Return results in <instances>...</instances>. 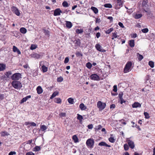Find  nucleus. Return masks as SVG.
Here are the masks:
<instances>
[{"instance_id":"nucleus-1","label":"nucleus","mask_w":155,"mask_h":155,"mask_svg":"<svg viewBox=\"0 0 155 155\" xmlns=\"http://www.w3.org/2000/svg\"><path fill=\"white\" fill-rule=\"evenodd\" d=\"M11 84L15 89H20L22 87L21 83L17 80H14L12 82Z\"/></svg>"},{"instance_id":"nucleus-36","label":"nucleus","mask_w":155,"mask_h":155,"mask_svg":"<svg viewBox=\"0 0 155 155\" xmlns=\"http://www.w3.org/2000/svg\"><path fill=\"white\" fill-rule=\"evenodd\" d=\"M76 32L78 34H81L83 32V30L82 29H77L76 30Z\"/></svg>"},{"instance_id":"nucleus-9","label":"nucleus","mask_w":155,"mask_h":155,"mask_svg":"<svg viewBox=\"0 0 155 155\" xmlns=\"http://www.w3.org/2000/svg\"><path fill=\"white\" fill-rule=\"evenodd\" d=\"M123 2L122 0H117L116 5L115 6V8L118 9L120 7L123 5Z\"/></svg>"},{"instance_id":"nucleus-14","label":"nucleus","mask_w":155,"mask_h":155,"mask_svg":"<svg viewBox=\"0 0 155 155\" xmlns=\"http://www.w3.org/2000/svg\"><path fill=\"white\" fill-rule=\"evenodd\" d=\"M13 50L14 52H17L18 54H21V51L19 49L15 46H13Z\"/></svg>"},{"instance_id":"nucleus-50","label":"nucleus","mask_w":155,"mask_h":155,"mask_svg":"<svg viewBox=\"0 0 155 155\" xmlns=\"http://www.w3.org/2000/svg\"><path fill=\"white\" fill-rule=\"evenodd\" d=\"M124 150L126 151L127 150L129 149V147L128 145L126 144H124Z\"/></svg>"},{"instance_id":"nucleus-11","label":"nucleus","mask_w":155,"mask_h":155,"mask_svg":"<svg viewBox=\"0 0 155 155\" xmlns=\"http://www.w3.org/2000/svg\"><path fill=\"white\" fill-rule=\"evenodd\" d=\"M61 13H62V11L60 9L57 8L54 11V15L55 16L60 15Z\"/></svg>"},{"instance_id":"nucleus-33","label":"nucleus","mask_w":155,"mask_h":155,"mask_svg":"<svg viewBox=\"0 0 155 155\" xmlns=\"http://www.w3.org/2000/svg\"><path fill=\"white\" fill-rule=\"evenodd\" d=\"M137 55H139V56L138 57V60L139 61H141L143 58V56L142 55L138 53H137Z\"/></svg>"},{"instance_id":"nucleus-49","label":"nucleus","mask_w":155,"mask_h":155,"mask_svg":"<svg viewBox=\"0 0 155 155\" xmlns=\"http://www.w3.org/2000/svg\"><path fill=\"white\" fill-rule=\"evenodd\" d=\"M112 34H113L112 36H113V37H114V38H117V37H119V36L117 35V32H115L113 33Z\"/></svg>"},{"instance_id":"nucleus-37","label":"nucleus","mask_w":155,"mask_h":155,"mask_svg":"<svg viewBox=\"0 0 155 155\" xmlns=\"http://www.w3.org/2000/svg\"><path fill=\"white\" fill-rule=\"evenodd\" d=\"M40 128L41 130L42 131H44L46 130L47 128L46 126L45 125H42L41 126Z\"/></svg>"},{"instance_id":"nucleus-28","label":"nucleus","mask_w":155,"mask_h":155,"mask_svg":"<svg viewBox=\"0 0 155 155\" xmlns=\"http://www.w3.org/2000/svg\"><path fill=\"white\" fill-rule=\"evenodd\" d=\"M58 91H55L52 94L51 96L50 97L51 99H52L55 97L58 94Z\"/></svg>"},{"instance_id":"nucleus-43","label":"nucleus","mask_w":155,"mask_h":155,"mask_svg":"<svg viewBox=\"0 0 155 155\" xmlns=\"http://www.w3.org/2000/svg\"><path fill=\"white\" fill-rule=\"evenodd\" d=\"M141 31L143 33H145L148 32L149 30L147 28H145L142 29Z\"/></svg>"},{"instance_id":"nucleus-45","label":"nucleus","mask_w":155,"mask_h":155,"mask_svg":"<svg viewBox=\"0 0 155 155\" xmlns=\"http://www.w3.org/2000/svg\"><path fill=\"white\" fill-rule=\"evenodd\" d=\"M41 148L39 146H36L34 148L35 151H38L40 150Z\"/></svg>"},{"instance_id":"nucleus-63","label":"nucleus","mask_w":155,"mask_h":155,"mask_svg":"<svg viewBox=\"0 0 155 155\" xmlns=\"http://www.w3.org/2000/svg\"><path fill=\"white\" fill-rule=\"evenodd\" d=\"M4 98V95L1 94H0V100H3Z\"/></svg>"},{"instance_id":"nucleus-19","label":"nucleus","mask_w":155,"mask_h":155,"mask_svg":"<svg viewBox=\"0 0 155 155\" xmlns=\"http://www.w3.org/2000/svg\"><path fill=\"white\" fill-rule=\"evenodd\" d=\"M37 93L38 94H40L42 92L43 90L41 87L38 86L37 88Z\"/></svg>"},{"instance_id":"nucleus-26","label":"nucleus","mask_w":155,"mask_h":155,"mask_svg":"<svg viewBox=\"0 0 155 155\" xmlns=\"http://www.w3.org/2000/svg\"><path fill=\"white\" fill-rule=\"evenodd\" d=\"M41 69L43 72H45L48 70V68L45 66V65L41 66Z\"/></svg>"},{"instance_id":"nucleus-54","label":"nucleus","mask_w":155,"mask_h":155,"mask_svg":"<svg viewBox=\"0 0 155 155\" xmlns=\"http://www.w3.org/2000/svg\"><path fill=\"white\" fill-rule=\"evenodd\" d=\"M36 48V46L33 45H32L30 47V49L31 50H33L35 49Z\"/></svg>"},{"instance_id":"nucleus-42","label":"nucleus","mask_w":155,"mask_h":155,"mask_svg":"<svg viewBox=\"0 0 155 155\" xmlns=\"http://www.w3.org/2000/svg\"><path fill=\"white\" fill-rule=\"evenodd\" d=\"M109 140L111 143H114L115 142V140L113 137H110L109 138Z\"/></svg>"},{"instance_id":"nucleus-52","label":"nucleus","mask_w":155,"mask_h":155,"mask_svg":"<svg viewBox=\"0 0 155 155\" xmlns=\"http://www.w3.org/2000/svg\"><path fill=\"white\" fill-rule=\"evenodd\" d=\"M66 114L65 113H61L59 114V116L61 117H65Z\"/></svg>"},{"instance_id":"nucleus-29","label":"nucleus","mask_w":155,"mask_h":155,"mask_svg":"<svg viewBox=\"0 0 155 155\" xmlns=\"http://www.w3.org/2000/svg\"><path fill=\"white\" fill-rule=\"evenodd\" d=\"M68 101V102L71 104H73L74 103V99L73 98H69Z\"/></svg>"},{"instance_id":"nucleus-24","label":"nucleus","mask_w":155,"mask_h":155,"mask_svg":"<svg viewBox=\"0 0 155 155\" xmlns=\"http://www.w3.org/2000/svg\"><path fill=\"white\" fill-rule=\"evenodd\" d=\"M20 32L23 34H25L27 32V30L24 28H21L20 29Z\"/></svg>"},{"instance_id":"nucleus-59","label":"nucleus","mask_w":155,"mask_h":155,"mask_svg":"<svg viewBox=\"0 0 155 155\" xmlns=\"http://www.w3.org/2000/svg\"><path fill=\"white\" fill-rule=\"evenodd\" d=\"M89 129H92L93 128V125L92 124L88 125L87 126Z\"/></svg>"},{"instance_id":"nucleus-16","label":"nucleus","mask_w":155,"mask_h":155,"mask_svg":"<svg viewBox=\"0 0 155 155\" xmlns=\"http://www.w3.org/2000/svg\"><path fill=\"white\" fill-rule=\"evenodd\" d=\"M98 145L100 146H105L108 147H111L110 145H108L106 143L104 142L100 143L98 144Z\"/></svg>"},{"instance_id":"nucleus-17","label":"nucleus","mask_w":155,"mask_h":155,"mask_svg":"<svg viewBox=\"0 0 155 155\" xmlns=\"http://www.w3.org/2000/svg\"><path fill=\"white\" fill-rule=\"evenodd\" d=\"M79 107L82 110H85L87 109V107L83 103H81L80 104Z\"/></svg>"},{"instance_id":"nucleus-60","label":"nucleus","mask_w":155,"mask_h":155,"mask_svg":"<svg viewBox=\"0 0 155 155\" xmlns=\"http://www.w3.org/2000/svg\"><path fill=\"white\" fill-rule=\"evenodd\" d=\"M45 62L44 61H41L40 62V66L45 65Z\"/></svg>"},{"instance_id":"nucleus-34","label":"nucleus","mask_w":155,"mask_h":155,"mask_svg":"<svg viewBox=\"0 0 155 155\" xmlns=\"http://www.w3.org/2000/svg\"><path fill=\"white\" fill-rule=\"evenodd\" d=\"M148 64L149 65L151 68H153L154 66V63L152 61H150L149 62Z\"/></svg>"},{"instance_id":"nucleus-21","label":"nucleus","mask_w":155,"mask_h":155,"mask_svg":"<svg viewBox=\"0 0 155 155\" xmlns=\"http://www.w3.org/2000/svg\"><path fill=\"white\" fill-rule=\"evenodd\" d=\"M6 66L3 64H0V71H3L5 69Z\"/></svg>"},{"instance_id":"nucleus-51","label":"nucleus","mask_w":155,"mask_h":155,"mask_svg":"<svg viewBox=\"0 0 155 155\" xmlns=\"http://www.w3.org/2000/svg\"><path fill=\"white\" fill-rule=\"evenodd\" d=\"M63 80V78L61 77L58 78L57 81L58 82H61Z\"/></svg>"},{"instance_id":"nucleus-48","label":"nucleus","mask_w":155,"mask_h":155,"mask_svg":"<svg viewBox=\"0 0 155 155\" xmlns=\"http://www.w3.org/2000/svg\"><path fill=\"white\" fill-rule=\"evenodd\" d=\"M144 115L145 116V117L146 118L148 119L149 118L150 116L149 114L147 112H145L144 113Z\"/></svg>"},{"instance_id":"nucleus-8","label":"nucleus","mask_w":155,"mask_h":155,"mask_svg":"<svg viewBox=\"0 0 155 155\" xmlns=\"http://www.w3.org/2000/svg\"><path fill=\"white\" fill-rule=\"evenodd\" d=\"M90 78L91 79L94 81H99L100 80L99 77L96 74H91Z\"/></svg>"},{"instance_id":"nucleus-46","label":"nucleus","mask_w":155,"mask_h":155,"mask_svg":"<svg viewBox=\"0 0 155 155\" xmlns=\"http://www.w3.org/2000/svg\"><path fill=\"white\" fill-rule=\"evenodd\" d=\"M44 33L45 34V35H47L48 37L49 36V31L47 30H44Z\"/></svg>"},{"instance_id":"nucleus-3","label":"nucleus","mask_w":155,"mask_h":155,"mask_svg":"<svg viewBox=\"0 0 155 155\" xmlns=\"http://www.w3.org/2000/svg\"><path fill=\"white\" fill-rule=\"evenodd\" d=\"M11 78L13 80H18L21 78V74L20 73H15L11 76Z\"/></svg>"},{"instance_id":"nucleus-7","label":"nucleus","mask_w":155,"mask_h":155,"mask_svg":"<svg viewBox=\"0 0 155 155\" xmlns=\"http://www.w3.org/2000/svg\"><path fill=\"white\" fill-rule=\"evenodd\" d=\"M12 11L17 16H19L20 12L16 7L13 6L11 8Z\"/></svg>"},{"instance_id":"nucleus-18","label":"nucleus","mask_w":155,"mask_h":155,"mask_svg":"<svg viewBox=\"0 0 155 155\" xmlns=\"http://www.w3.org/2000/svg\"><path fill=\"white\" fill-rule=\"evenodd\" d=\"M147 0H143L141 5L142 7H147Z\"/></svg>"},{"instance_id":"nucleus-23","label":"nucleus","mask_w":155,"mask_h":155,"mask_svg":"<svg viewBox=\"0 0 155 155\" xmlns=\"http://www.w3.org/2000/svg\"><path fill=\"white\" fill-rule=\"evenodd\" d=\"M129 45L131 47L134 46V40H130L129 41Z\"/></svg>"},{"instance_id":"nucleus-31","label":"nucleus","mask_w":155,"mask_h":155,"mask_svg":"<svg viewBox=\"0 0 155 155\" xmlns=\"http://www.w3.org/2000/svg\"><path fill=\"white\" fill-rule=\"evenodd\" d=\"M142 16V14H136L134 16L135 19H137L140 18Z\"/></svg>"},{"instance_id":"nucleus-39","label":"nucleus","mask_w":155,"mask_h":155,"mask_svg":"<svg viewBox=\"0 0 155 155\" xmlns=\"http://www.w3.org/2000/svg\"><path fill=\"white\" fill-rule=\"evenodd\" d=\"M104 6L105 8H112V5L110 4H106L104 5Z\"/></svg>"},{"instance_id":"nucleus-32","label":"nucleus","mask_w":155,"mask_h":155,"mask_svg":"<svg viewBox=\"0 0 155 155\" xmlns=\"http://www.w3.org/2000/svg\"><path fill=\"white\" fill-rule=\"evenodd\" d=\"M55 102L56 103L59 104L61 102V100L59 98H56L54 100Z\"/></svg>"},{"instance_id":"nucleus-5","label":"nucleus","mask_w":155,"mask_h":155,"mask_svg":"<svg viewBox=\"0 0 155 155\" xmlns=\"http://www.w3.org/2000/svg\"><path fill=\"white\" fill-rule=\"evenodd\" d=\"M131 66L132 63L131 62H129L127 63L124 69V73H126L128 72L131 68Z\"/></svg>"},{"instance_id":"nucleus-38","label":"nucleus","mask_w":155,"mask_h":155,"mask_svg":"<svg viewBox=\"0 0 155 155\" xmlns=\"http://www.w3.org/2000/svg\"><path fill=\"white\" fill-rule=\"evenodd\" d=\"M1 134L2 136H4L9 135V134L6 131L2 132L1 133Z\"/></svg>"},{"instance_id":"nucleus-58","label":"nucleus","mask_w":155,"mask_h":155,"mask_svg":"<svg viewBox=\"0 0 155 155\" xmlns=\"http://www.w3.org/2000/svg\"><path fill=\"white\" fill-rule=\"evenodd\" d=\"M118 25L122 28H124V26L122 23L121 22H119L118 23Z\"/></svg>"},{"instance_id":"nucleus-10","label":"nucleus","mask_w":155,"mask_h":155,"mask_svg":"<svg viewBox=\"0 0 155 155\" xmlns=\"http://www.w3.org/2000/svg\"><path fill=\"white\" fill-rule=\"evenodd\" d=\"M95 48L96 49L99 51L105 52L106 51V50L102 49V47L99 44H97L95 45Z\"/></svg>"},{"instance_id":"nucleus-40","label":"nucleus","mask_w":155,"mask_h":155,"mask_svg":"<svg viewBox=\"0 0 155 155\" xmlns=\"http://www.w3.org/2000/svg\"><path fill=\"white\" fill-rule=\"evenodd\" d=\"M78 116L77 117V119L79 120L80 121H82V119H83V117L82 116L78 114H77Z\"/></svg>"},{"instance_id":"nucleus-25","label":"nucleus","mask_w":155,"mask_h":155,"mask_svg":"<svg viewBox=\"0 0 155 155\" xmlns=\"http://www.w3.org/2000/svg\"><path fill=\"white\" fill-rule=\"evenodd\" d=\"M72 139L75 143L78 142V139L76 135H74L72 137Z\"/></svg>"},{"instance_id":"nucleus-62","label":"nucleus","mask_w":155,"mask_h":155,"mask_svg":"<svg viewBox=\"0 0 155 155\" xmlns=\"http://www.w3.org/2000/svg\"><path fill=\"white\" fill-rule=\"evenodd\" d=\"M26 155H35V154L32 152H29L27 153L26 154Z\"/></svg>"},{"instance_id":"nucleus-6","label":"nucleus","mask_w":155,"mask_h":155,"mask_svg":"<svg viewBox=\"0 0 155 155\" xmlns=\"http://www.w3.org/2000/svg\"><path fill=\"white\" fill-rule=\"evenodd\" d=\"M43 56V53H42L38 54L36 53H34L31 55V57L35 58L38 59L41 58Z\"/></svg>"},{"instance_id":"nucleus-20","label":"nucleus","mask_w":155,"mask_h":155,"mask_svg":"<svg viewBox=\"0 0 155 155\" xmlns=\"http://www.w3.org/2000/svg\"><path fill=\"white\" fill-rule=\"evenodd\" d=\"M66 27L69 28H71L72 26V23H71V22L69 21H66Z\"/></svg>"},{"instance_id":"nucleus-2","label":"nucleus","mask_w":155,"mask_h":155,"mask_svg":"<svg viewBox=\"0 0 155 155\" xmlns=\"http://www.w3.org/2000/svg\"><path fill=\"white\" fill-rule=\"evenodd\" d=\"M97 106L100 110H102L105 108L106 106V104L105 103H103L100 101H99L97 102Z\"/></svg>"},{"instance_id":"nucleus-41","label":"nucleus","mask_w":155,"mask_h":155,"mask_svg":"<svg viewBox=\"0 0 155 155\" xmlns=\"http://www.w3.org/2000/svg\"><path fill=\"white\" fill-rule=\"evenodd\" d=\"M92 66V64L90 62H88L86 64V67L89 69H91Z\"/></svg>"},{"instance_id":"nucleus-27","label":"nucleus","mask_w":155,"mask_h":155,"mask_svg":"<svg viewBox=\"0 0 155 155\" xmlns=\"http://www.w3.org/2000/svg\"><path fill=\"white\" fill-rule=\"evenodd\" d=\"M91 9L93 11L95 14H97L98 12V10L96 7H91Z\"/></svg>"},{"instance_id":"nucleus-4","label":"nucleus","mask_w":155,"mask_h":155,"mask_svg":"<svg viewBox=\"0 0 155 155\" xmlns=\"http://www.w3.org/2000/svg\"><path fill=\"white\" fill-rule=\"evenodd\" d=\"M94 143V140L91 139H88L86 142L87 146L90 148H92L93 147Z\"/></svg>"},{"instance_id":"nucleus-61","label":"nucleus","mask_w":155,"mask_h":155,"mask_svg":"<svg viewBox=\"0 0 155 155\" xmlns=\"http://www.w3.org/2000/svg\"><path fill=\"white\" fill-rule=\"evenodd\" d=\"M29 124L33 126H36V124L34 122L30 123Z\"/></svg>"},{"instance_id":"nucleus-12","label":"nucleus","mask_w":155,"mask_h":155,"mask_svg":"<svg viewBox=\"0 0 155 155\" xmlns=\"http://www.w3.org/2000/svg\"><path fill=\"white\" fill-rule=\"evenodd\" d=\"M128 143L129 146L131 149H133L135 147V145L133 141L130 140H129L128 141Z\"/></svg>"},{"instance_id":"nucleus-64","label":"nucleus","mask_w":155,"mask_h":155,"mask_svg":"<svg viewBox=\"0 0 155 155\" xmlns=\"http://www.w3.org/2000/svg\"><path fill=\"white\" fill-rule=\"evenodd\" d=\"M16 152L15 151H11L10 152V155H14L16 154Z\"/></svg>"},{"instance_id":"nucleus-55","label":"nucleus","mask_w":155,"mask_h":155,"mask_svg":"<svg viewBox=\"0 0 155 155\" xmlns=\"http://www.w3.org/2000/svg\"><path fill=\"white\" fill-rule=\"evenodd\" d=\"M69 61V59L68 58V57H66L65 58L64 61V63L66 64V63H68V62Z\"/></svg>"},{"instance_id":"nucleus-56","label":"nucleus","mask_w":155,"mask_h":155,"mask_svg":"<svg viewBox=\"0 0 155 155\" xmlns=\"http://www.w3.org/2000/svg\"><path fill=\"white\" fill-rule=\"evenodd\" d=\"M113 91L114 92H116L117 91V85H114L113 87Z\"/></svg>"},{"instance_id":"nucleus-57","label":"nucleus","mask_w":155,"mask_h":155,"mask_svg":"<svg viewBox=\"0 0 155 155\" xmlns=\"http://www.w3.org/2000/svg\"><path fill=\"white\" fill-rule=\"evenodd\" d=\"M123 93L122 92H121L119 94V97L120 99L123 98Z\"/></svg>"},{"instance_id":"nucleus-30","label":"nucleus","mask_w":155,"mask_h":155,"mask_svg":"<svg viewBox=\"0 0 155 155\" xmlns=\"http://www.w3.org/2000/svg\"><path fill=\"white\" fill-rule=\"evenodd\" d=\"M76 46H79L80 45V41L79 39L75 40L74 41Z\"/></svg>"},{"instance_id":"nucleus-22","label":"nucleus","mask_w":155,"mask_h":155,"mask_svg":"<svg viewBox=\"0 0 155 155\" xmlns=\"http://www.w3.org/2000/svg\"><path fill=\"white\" fill-rule=\"evenodd\" d=\"M10 76V72H6L4 75L5 78H6V80H9V77Z\"/></svg>"},{"instance_id":"nucleus-44","label":"nucleus","mask_w":155,"mask_h":155,"mask_svg":"<svg viewBox=\"0 0 155 155\" xmlns=\"http://www.w3.org/2000/svg\"><path fill=\"white\" fill-rule=\"evenodd\" d=\"M113 28H111L110 29L107 30L106 32V34H110L112 31L113 30Z\"/></svg>"},{"instance_id":"nucleus-47","label":"nucleus","mask_w":155,"mask_h":155,"mask_svg":"<svg viewBox=\"0 0 155 155\" xmlns=\"http://www.w3.org/2000/svg\"><path fill=\"white\" fill-rule=\"evenodd\" d=\"M75 54L77 57H81L83 56L82 54L78 51L76 52Z\"/></svg>"},{"instance_id":"nucleus-13","label":"nucleus","mask_w":155,"mask_h":155,"mask_svg":"<svg viewBox=\"0 0 155 155\" xmlns=\"http://www.w3.org/2000/svg\"><path fill=\"white\" fill-rule=\"evenodd\" d=\"M31 98V96L30 95L28 96L25 97L23 98L21 101L20 102V104L23 103L24 102H25L29 98Z\"/></svg>"},{"instance_id":"nucleus-35","label":"nucleus","mask_w":155,"mask_h":155,"mask_svg":"<svg viewBox=\"0 0 155 155\" xmlns=\"http://www.w3.org/2000/svg\"><path fill=\"white\" fill-rule=\"evenodd\" d=\"M62 5L64 7H67L69 6L68 2L65 1L63 2Z\"/></svg>"},{"instance_id":"nucleus-15","label":"nucleus","mask_w":155,"mask_h":155,"mask_svg":"<svg viewBox=\"0 0 155 155\" xmlns=\"http://www.w3.org/2000/svg\"><path fill=\"white\" fill-rule=\"evenodd\" d=\"M141 106L140 104L138 102H135L132 105V107L133 108L140 107Z\"/></svg>"},{"instance_id":"nucleus-53","label":"nucleus","mask_w":155,"mask_h":155,"mask_svg":"<svg viewBox=\"0 0 155 155\" xmlns=\"http://www.w3.org/2000/svg\"><path fill=\"white\" fill-rule=\"evenodd\" d=\"M102 128V126L101 125H100L98 126H97L95 129L96 130H100Z\"/></svg>"}]
</instances>
